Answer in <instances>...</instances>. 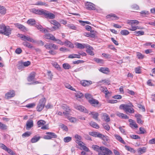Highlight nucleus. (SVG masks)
Returning <instances> with one entry per match:
<instances>
[{
  "label": "nucleus",
  "instance_id": "nucleus-42",
  "mask_svg": "<svg viewBox=\"0 0 155 155\" xmlns=\"http://www.w3.org/2000/svg\"><path fill=\"white\" fill-rule=\"evenodd\" d=\"M22 44L25 46L29 48H31L33 47V46L31 45L30 43L28 42H23Z\"/></svg>",
  "mask_w": 155,
  "mask_h": 155
},
{
  "label": "nucleus",
  "instance_id": "nucleus-13",
  "mask_svg": "<svg viewBox=\"0 0 155 155\" xmlns=\"http://www.w3.org/2000/svg\"><path fill=\"white\" fill-rule=\"evenodd\" d=\"M36 73L34 72L31 73L28 77L27 80L28 81L31 82L34 81Z\"/></svg>",
  "mask_w": 155,
  "mask_h": 155
},
{
  "label": "nucleus",
  "instance_id": "nucleus-16",
  "mask_svg": "<svg viewBox=\"0 0 155 155\" xmlns=\"http://www.w3.org/2000/svg\"><path fill=\"white\" fill-rule=\"evenodd\" d=\"M44 37L46 39H50L52 41H54L56 40L55 37L52 35L50 34H48L44 35Z\"/></svg>",
  "mask_w": 155,
  "mask_h": 155
},
{
  "label": "nucleus",
  "instance_id": "nucleus-31",
  "mask_svg": "<svg viewBox=\"0 0 155 155\" xmlns=\"http://www.w3.org/2000/svg\"><path fill=\"white\" fill-rule=\"evenodd\" d=\"M66 46H68L69 47L73 48L74 47V45L70 41L66 40L64 43Z\"/></svg>",
  "mask_w": 155,
  "mask_h": 155
},
{
  "label": "nucleus",
  "instance_id": "nucleus-33",
  "mask_svg": "<svg viewBox=\"0 0 155 155\" xmlns=\"http://www.w3.org/2000/svg\"><path fill=\"white\" fill-rule=\"evenodd\" d=\"M27 23L31 25H33L36 23L35 20L34 19H30L27 21Z\"/></svg>",
  "mask_w": 155,
  "mask_h": 155
},
{
  "label": "nucleus",
  "instance_id": "nucleus-8",
  "mask_svg": "<svg viewBox=\"0 0 155 155\" xmlns=\"http://www.w3.org/2000/svg\"><path fill=\"white\" fill-rule=\"evenodd\" d=\"M21 38L23 41H27L33 43L35 42V41L34 40L28 36L21 35Z\"/></svg>",
  "mask_w": 155,
  "mask_h": 155
},
{
  "label": "nucleus",
  "instance_id": "nucleus-14",
  "mask_svg": "<svg viewBox=\"0 0 155 155\" xmlns=\"http://www.w3.org/2000/svg\"><path fill=\"white\" fill-rule=\"evenodd\" d=\"M87 50L86 51L91 55H93L94 54L93 52L92 51L94 50L93 48L91 46L89 45H87L86 48Z\"/></svg>",
  "mask_w": 155,
  "mask_h": 155
},
{
  "label": "nucleus",
  "instance_id": "nucleus-17",
  "mask_svg": "<svg viewBox=\"0 0 155 155\" xmlns=\"http://www.w3.org/2000/svg\"><path fill=\"white\" fill-rule=\"evenodd\" d=\"M26 129L27 130L32 127L33 126V121L32 120H28L26 123Z\"/></svg>",
  "mask_w": 155,
  "mask_h": 155
},
{
  "label": "nucleus",
  "instance_id": "nucleus-38",
  "mask_svg": "<svg viewBox=\"0 0 155 155\" xmlns=\"http://www.w3.org/2000/svg\"><path fill=\"white\" fill-rule=\"evenodd\" d=\"M45 121L42 120H40L37 122V124L39 127H40L42 126L45 125Z\"/></svg>",
  "mask_w": 155,
  "mask_h": 155
},
{
  "label": "nucleus",
  "instance_id": "nucleus-12",
  "mask_svg": "<svg viewBox=\"0 0 155 155\" xmlns=\"http://www.w3.org/2000/svg\"><path fill=\"white\" fill-rule=\"evenodd\" d=\"M106 18L109 19L110 20H116L118 19L119 18L114 14H111L106 16Z\"/></svg>",
  "mask_w": 155,
  "mask_h": 155
},
{
  "label": "nucleus",
  "instance_id": "nucleus-52",
  "mask_svg": "<svg viewBox=\"0 0 155 155\" xmlns=\"http://www.w3.org/2000/svg\"><path fill=\"white\" fill-rule=\"evenodd\" d=\"M102 125L104 127V128L107 130V131H108L110 129V127L107 123H104Z\"/></svg>",
  "mask_w": 155,
  "mask_h": 155
},
{
  "label": "nucleus",
  "instance_id": "nucleus-21",
  "mask_svg": "<svg viewBox=\"0 0 155 155\" xmlns=\"http://www.w3.org/2000/svg\"><path fill=\"white\" fill-rule=\"evenodd\" d=\"M88 114L89 115H92V118L96 120H98V117L99 116L98 113L96 112H89Z\"/></svg>",
  "mask_w": 155,
  "mask_h": 155
},
{
  "label": "nucleus",
  "instance_id": "nucleus-58",
  "mask_svg": "<svg viewBox=\"0 0 155 155\" xmlns=\"http://www.w3.org/2000/svg\"><path fill=\"white\" fill-rule=\"evenodd\" d=\"M137 56L138 59H141L144 58V56L140 52H137Z\"/></svg>",
  "mask_w": 155,
  "mask_h": 155
},
{
  "label": "nucleus",
  "instance_id": "nucleus-35",
  "mask_svg": "<svg viewBox=\"0 0 155 155\" xmlns=\"http://www.w3.org/2000/svg\"><path fill=\"white\" fill-rule=\"evenodd\" d=\"M134 35L137 36H139L144 35V32L143 31H136L134 32Z\"/></svg>",
  "mask_w": 155,
  "mask_h": 155
},
{
  "label": "nucleus",
  "instance_id": "nucleus-36",
  "mask_svg": "<svg viewBox=\"0 0 155 155\" xmlns=\"http://www.w3.org/2000/svg\"><path fill=\"white\" fill-rule=\"evenodd\" d=\"M6 9L3 6L0 5V13L2 14H5L6 12Z\"/></svg>",
  "mask_w": 155,
  "mask_h": 155
},
{
  "label": "nucleus",
  "instance_id": "nucleus-40",
  "mask_svg": "<svg viewBox=\"0 0 155 155\" xmlns=\"http://www.w3.org/2000/svg\"><path fill=\"white\" fill-rule=\"evenodd\" d=\"M99 138L102 139L103 140L105 141H108L109 140V139L107 136H104L101 134V135H100Z\"/></svg>",
  "mask_w": 155,
  "mask_h": 155
},
{
  "label": "nucleus",
  "instance_id": "nucleus-54",
  "mask_svg": "<svg viewBox=\"0 0 155 155\" xmlns=\"http://www.w3.org/2000/svg\"><path fill=\"white\" fill-rule=\"evenodd\" d=\"M72 139L71 137H64V141L65 143H68Z\"/></svg>",
  "mask_w": 155,
  "mask_h": 155
},
{
  "label": "nucleus",
  "instance_id": "nucleus-34",
  "mask_svg": "<svg viewBox=\"0 0 155 155\" xmlns=\"http://www.w3.org/2000/svg\"><path fill=\"white\" fill-rule=\"evenodd\" d=\"M139 23V21L136 20H128L127 22V23L128 24L131 25H132L133 24H138Z\"/></svg>",
  "mask_w": 155,
  "mask_h": 155
},
{
  "label": "nucleus",
  "instance_id": "nucleus-15",
  "mask_svg": "<svg viewBox=\"0 0 155 155\" xmlns=\"http://www.w3.org/2000/svg\"><path fill=\"white\" fill-rule=\"evenodd\" d=\"M41 137L38 135H35L33 136L31 140V142L32 143H34L38 141Z\"/></svg>",
  "mask_w": 155,
  "mask_h": 155
},
{
  "label": "nucleus",
  "instance_id": "nucleus-64",
  "mask_svg": "<svg viewBox=\"0 0 155 155\" xmlns=\"http://www.w3.org/2000/svg\"><path fill=\"white\" fill-rule=\"evenodd\" d=\"M102 55L104 57L107 58H111V55L108 54L103 53Z\"/></svg>",
  "mask_w": 155,
  "mask_h": 155
},
{
  "label": "nucleus",
  "instance_id": "nucleus-30",
  "mask_svg": "<svg viewBox=\"0 0 155 155\" xmlns=\"http://www.w3.org/2000/svg\"><path fill=\"white\" fill-rule=\"evenodd\" d=\"M104 120L106 122H109L110 120V119L109 116L106 113H104L102 116Z\"/></svg>",
  "mask_w": 155,
  "mask_h": 155
},
{
  "label": "nucleus",
  "instance_id": "nucleus-61",
  "mask_svg": "<svg viewBox=\"0 0 155 155\" xmlns=\"http://www.w3.org/2000/svg\"><path fill=\"white\" fill-rule=\"evenodd\" d=\"M35 104L34 103L28 104L26 105L25 107L29 108H32L35 106Z\"/></svg>",
  "mask_w": 155,
  "mask_h": 155
},
{
  "label": "nucleus",
  "instance_id": "nucleus-25",
  "mask_svg": "<svg viewBox=\"0 0 155 155\" xmlns=\"http://www.w3.org/2000/svg\"><path fill=\"white\" fill-rule=\"evenodd\" d=\"M117 116L123 119H128L129 118V117L126 115L120 112H117Z\"/></svg>",
  "mask_w": 155,
  "mask_h": 155
},
{
  "label": "nucleus",
  "instance_id": "nucleus-53",
  "mask_svg": "<svg viewBox=\"0 0 155 155\" xmlns=\"http://www.w3.org/2000/svg\"><path fill=\"white\" fill-rule=\"evenodd\" d=\"M85 98L88 100V102L89 100H91L92 98V96L89 94H85Z\"/></svg>",
  "mask_w": 155,
  "mask_h": 155
},
{
  "label": "nucleus",
  "instance_id": "nucleus-11",
  "mask_svg": "<svg viewBox=\"0 0 155 155\" xmlns=\"http://www.w3.org/2000/svg\"><path fill=\"white\" fill-rule=\"evenodd\" d=\"M92 83V81H91L84 80L81 81V84L84 87L88 86Z\"/></svg>",
  "mask_w": 155,
  "mask_h": 155
},
{
  "label": "nucleus",
  "instance_id": "nucleus-28",
  "mask_svg": "<svg viewBox=\"0 0 155 155\" xmlns=\"http://www.w3.org/2000/svg\"><path fill=\"white\" fill-rule=\"evenodd\" d=\"M146 151V148L145 147L139 148L137 150V152L140 154H142L145 153Z\"/></svg>",
  "mask_w": 155,
  "mask_h": 155
},
{
  "label": "nucleus",
  "instance_id": "nucleus-7",
  "mask_svg": "<svg viewBox=\"0 0 155 155\" xmlns=\"http://www.w3.org/2000/svg\"><path fill=\"white\" fill-rule=\"evenodd\" d=\"M86 8L88 10H94L95 9V5L93 3L87 2L85 4Z\"/></svg>",
  "mask_w": 155,
  "mask_h": 155
},
{
  "label": "nucleus",
  "instance_id": "nucleus-32",
  "mask_svg": "<svg viewBox=\"0 0 155 155\" xmlns=\"http://www.w3.org/2000/svg\"><path fill=\"white\" fill-rule=\"evenodd\" d=\"M68 58H81L80 55L76 54H71L68 56Z\"/></svg>",
  "mask_w": 155,
  "mask_h": 155
},
{
  "label": "nucleus",
  "instance_id": "nucleus-48",
  "mask_svg": "<svg viewBox=\"0 0 155 155\" xmlns=\"http://www.w3.org/2000/svg\"><path fill=\"white\" fill-rule=\"evenodd\" d=\"M94 60L98 63L103 64L104 63V60L102 59L94 58Z\"/></svg>",
  "mask_w": 155,
  "mask_h": 155
},
{
  "label": "nucleus",
  "instance_id": "nucleus-29",
  "mask_svg": "<svg viewBox=\"0 0 155 155\" xmlns=\"http://www.w3.org/2000/svg\"><path fill=\"white\" fill-rule=\"evenodd\" d=\"M115 136L117 139L120 142L123 144H125V143L123 139L118 134L115 135Z\"/></svg>",
  "mask_w": 155,
  "mask_h": 155
},
{
  "label": "nucleus",
  "instance_id": "nucleus-51",
  "mask_svg": "<svg viewBox=\"0 0 155 155\" xmlns=\"http://www.w3.org/2000/svg\"><path fill=\"white\" fill-rule=\"evenodd\" d=\"M140 13L142 14V16H146L148 15L149 13V12L147 11H142Z\"/></svg>",
  "mask_w": 155,
  "mask_h": 155
},
{
  "label": "nucleus",
  "instance_id": "nucleus-45",
  "mask_svg": "<svg viewBox=\"0 0 155 155\" xmlns=\"http://www.w3.org/2000/svg\"><path fill=\"white\" fill-rule=\"evenodd\" d=\"M121 34L123 35H127L129 34V32L126 30H121L120 31Z\"/></svg>",
  "mask_w": 155,
  "mask_h": 155
},
{
  "label": "nucleus",
  "instance_id": "nucleus-27",
  "mask_svg": "<svg viewBox=\"0 0 155 155\" xmlns=\"http://www.w3.org/2000/svg\"><path fill=\"white\" fill-rule=\"evenodd\" d=\"M89 102L93 106H95V104L97 105L99 104V102L97 100L93 98L89 100Z\"/></svg>",
  "mask_w": 155,
  "mask_h": 155
},
{
  "label": "nucleus",
  "instance_id": "nucleus-9",
  "mask_svg": "<svg viewBox=\"0 0 155 155\" xmlns=\"http://www.w3.org/2000/svg\"><path fill=\"white\" fill-rule=\"evenodd\" d=\"M44 9H37L35 8H33L30 10L31 12L36 15H42L43 14Z\"/></svg>",
  "mask_w": 155,
  "mask_h": 155
},
{
  "label": "nucleus",
  "instance_id": "nucleus-4",
  "mask_svg": "<svg viewBox=\"0 0 155 155\" xmlns=\"http://www.w3.org/2000/svg\"><path fill=\"white\" fill-rule=\"evenodd\" d=\"M46 101L45 98H43L40 100L37 107V111H41L42 110L45 106Z\"/></svg>",
  "mask_w": 155,
  "mask_h": 155
},
{
  "label": "nucleus",
  "instance_id": "nucleus-60",
  "mask_svg": "<svg viewBox=\"0 0 155 155\" xmlns=\"http://www.w3.org/2000/svg\"><path fill=\"white\" fill-rule=\"evenodd\" d=\"M7 151L8 153L11 154V155H15V153L11 149L8 148L6 150Z\"/></svg>",
  "mask_w": 155,
  "mask_h": 155
},
{
  "label": "nucleus",
  "instance_id": "nucleus-59",
  "mask_svg": "<svg viewBox=\"0 0 155 155\" xmlns=\"http://www.w3.org/2000/svg\"><path fill=\"white\" fill-rule=\"evenodd\" d=\"M65 87L66 88H68L69 89H71L72 91H75V89L74 88H73L72 86H71L70 84H65Z\"/></svg>",
  "mask_w": 155,
  "mask_h": 155
},
{
  "label": "nucleus",
  "instance_id": "nucleus-55",
  "mask_svg": "<svg viewBox=\"0 0 155 155\" xmlns=\"http://www.w3.org/2000/svg\"><path fill=\"white\" fill-rule=\"evenodd\" d=\"M31 134V133L30 132L27 131L23 134L22 135V136L23 137H28Z\"/></svg>",
  "mask_w": 155,
  "mask_h": 155
},
{
  "label": "nucleus",
  "instance_id": "nucleus-3",
  "mask_svg": "<svg viewBox=\"0 0 155 155\" xmlns=\"http://www.w3.org/2000/svg\"><path fill=\"white\" fill-rule=\"evenodd\" d=\"M134 106L132 104L130 105L128 104H121L120 107H122L123 109L126 112H128L130 114L134 113L135 112L133 108Z\"/></svg>",
  "mask_w": 155,
  "mask_h": 155
},
{
  "label": "nucleus",
  "instance_id": "nucleus-50",
  "mask_svg": "<svg viewBox=\"0 0 155 155\" xmlns=\"http://www.w3.org/2000/svg\"><path fill=\"white\" fill-rule=\"evenodd\" d=\"M67 118L71 122L75 123L77 120L76 118L70 116H68Z\"/></svg>",
  "mask_w": 155,
  "mask_h": 155
},
{
  "label": "nucleus",
  "instance_id": "nucleus-43",
  "mask_svg": "<svg viewBox=\"0 0 155 155\" xmlns=\"http://www.w3.org/2000/svg\"><path fill=\"white\" fill-rule=\"evenodd\" d=\"M52 65L57 70L59 71L61 70V68L60 67L59 65L58 64V63L56 62H54L52 64Z\"/></svg>",
  "mask_w": 155,
  "mask_h": 155
},
{
  "label": "nucleus",
  "instance_id": "nucleus-62",
  "mask_svg": "<svg viewBox=\"0 0 155 155\" xmlns=\"http://www.w3.org/2000/svg\"><path fill=\"white\" fill-rule=\"evenodd\" d=\"M141 67H138L135 68V72L136 73L140 74L141 73Z\"/></svg>",
  "mask_w": 155,
  "mask_h": 155
},
{
  "label": "nucleus",
  "instance_id": "nucleus-23",
  "mask_svg": "<svg viewBox=\"0 0 155 155\" xmlns=\"http://www.w3.org/2000/svg\"><path fill=\"white\" fill-rule=\"evenodd\" d=\"M129 121L130 122V127L133 128V127L137 128L138 127L137 124L134 122V120L131 119H129Z\"/></svg>",
  "mask_w": 155,
  "mask_h": 155
},
{
  "label": "nucleus",
  "instance_id": "nucleus-37",
  "mask_svg": "<svg viewBox=\"0 0 155 155\" xmlns=\"http://www.w3.org/2000/svg\"><path fill=\"white\" fill-rule=\"evenodd\" d=\"M90 125L93 127L97 129L99 128V125L95 122L94 121H91L90 124Z\"/></svg>",
  "mask_w": 155,
  "mask_h": 155
},
{
  "label": "nucleus",
  "instance_id": "nucleus-2",
  "mask_svg": "<svg viewBox=\"0 0 155 155\" xmlns=\"http://www.w3.org/2000/svg\"><path fill=\"white\" fill-rule=\"evenodd\" d=\"M12 30L8 26H6L4 24L0 25V33L6 36H9L11 33Z\"/></svg>",
  "mask_w": 155,
  "mask_h": 155
},
{
  "label": "nucleus",
  "instance_id": "nucleus-20",
  "mask_svg": "<svg viewBox=\"0 0 155 155\" xmlns=\"http://www.w3.org/2000/svg\"><path fill=\"white\" fill-rule=\"evenodd\" d=\"M135 117L137 118V123L140 124H142L143 121L141 120L142 116L139 114H136L135 115Z\"/></svg>",
  "mask_w": 155,
  "mask_h": 155
},
{
  "label": "nucleus",
  "instance_id": "nucleus-56",
  "mask_svg": "<svg viewBox=\"0 0 155 155\" xmlns=\"http://www.w3.org/2000/svg\"><path fill=\"white\" fill-rule=\"evenodd\" d=\"M83 96V94L80 92H78L76 95V97L78 98H81Z\"/></svg>",
  "mask_w": 155,
  "mask_h": 155
},
{
  "label": "nucleus",
  "instance_id": "nucleus-19",
  "mask_svg": "<svg viewBox=\"0 0 155 155\" xmlns=\"http://www.w3.org/2000/svg\"><path fill=\"white\" fill-rule=\"evenodd\" d=\"M15 26L22 31H27L26 28L23 25L18 23L15 24Z\"/></svg>",
  "mask_w": 155,
  "mask_h": 155
},
{
  "label": "nucleus",
  "instance_id": "nucleus-26",
  "mask_svg": "<svg viewBox=\"0 0 155 155\" xmlns=\"http://www.w3.org/2000/svg\"><path fill=\"white\" fill-rule=\"evenodd\" d=\"M87 44H81V43H77L76 44L77 48L82 49L85 48H86Z\"/></svg>",
  "mask_w": 155,
  "mask_h": 155
},
{
  "label": "nucleus",
  "instance_id": "nucleus-47",
  "mask_svg": "<svg viewBox=\"0 0 155 155\" xmlns=\"http://www.w3.org/2000/svg\"><path fill=\"white\" fill-rule=\"evenodd\" d=\"M125 147L126 150L128 151H130L131 152L135 153V150L133 148L130 147L129 146H125Z\"/></svg>",
  "mask_w": 155,
  "mask_h": 155
},
{
  "label": "nucleus",
  "instance_id": "nucleus-18",
  "mask_svg": "<svg viewBox=\"0 0 155 155\" xmlns=\"http://www.w3.org/2000/svg\"><path fill=\"white\" fill-rule=\"evenodd\" d=\"M76 109L78 110L84 112L88 113L89 111L88 110L84 107L81 105L77 106L76 107Z\"/></svg>",
  "mask_w": 155,
  "mask_h": 155
},
{
  "label": "nucleus",
  "instance_id": "nucleus-10",
  "mask_svg": "<svg viewBox=\"0 0 155 155\" xmlns=\"http://www.w3.org/2000/svg\"><path fill=\"white\" fill-rule=\"evenodd\" d=\"M15 95V93L14 91L13 90L10 91L5 94V97L7 99H9L14 97Z\"/></svg>",
  "mask_w": 155,
  "mask_h": 155
},
{
  "label": "nucleus",
  "instance_id": "nucleus-44",
  "mask_svg": "<svg viewBox=\"0 0 155 155\" xmlns=\"http://www.w3.org/2000/svg\"><path fill=\"white\" fill-rule=\"evenodd\" d=\"M24 65L23 64V62L20 61L18 62V69H21L24 68Z\"/></svg>",
  "mask_w": 155,
  "mask_h": 155
},
{
  "label": "nucleus",
  "instance_id": "nucleus-41",
  "mask_svg": "<svg viewBox=\"0 0 155 155\" xmlns=\"http://www.w3.org/2000/svg\"><path fill=\"white\" fill-rule=\"evenodd\" d=\"M62 66L65 69H69L71 68V66L68 63L63 64L62 65Z\"/></svg>",
  "mask_w": 155,
  "mask_h": 155
},
{
  "label": "nucleus",
  "instance_id": "nucleus-49",
  "mask_svg": "<svg viewBox=\"0 0 155 155\" xmlns=\"http://www.w3.org/2000/svg\"><path fill=\"white\" fill-rule=\"evenodd\" d=\"M7 128V126L5 124L0 122V129L3 130H5Z\"/></svg>",
  "mask_w": 155,
  "mask_h": 155
},
{
  "label": "nucleus",
  "instance_id": "nucleus-39",
  "mask_svg": "<svg viewBox=\"0 0 155 155\" xmlns=\"http://www.w3.org/2000/svg\"><path fill=\"white\" fill-rule=\"evenodd\" d=\"M61 108L64 111L68 110L71 111L70 108L66 104H63L61 106Z\"/></svg>",
  "mask_w": 155,
  "mask_h": 155
},
{
  "label": "nucleus",
  "instance_id": "nucleus-24",
  "mask_svg": "<svg viewBox=\"0 0 155 155\" xmlns=\"http://www.w3.org/2000/svg\"><path fill=\"white\" fill-rule=\"evenodd\" d=\"M89 134L91 136L99 138L100 137V135H101V134L95 131L90 132H89Z\"/></svg>",
  "mask_w": 155,
  "mask_h": 155
},
{
  "label": "nucleus",
  "instance_id": "nucleus-63",
  "mask_svg": "<svg viewBox=\"0 0 155 155\" xmlns=\"http://www.w3.org/2000/svg\"><path fill=\"white\" fill-rule=\"evenodd\" d=\"M130 137L134 139H140V137H139L138 136L136 135H130Z\"/></svg>",
  "mask_w": 155,
  "mask_h": 155
},
{
  "label": "nucleus",
  "instance_id": "nucleus-57",
  "mask_svg": "<svg viewBox=\"0 0 155 155\" xmlns=\"http://www.w3.org/2000/svg\"><path fill=\"white\" fill-rule=\"evenodd\" d=\"M44 47L47 49L51 50L52 49L51 43H47L44 45Z\"/></svg>",
  "mask_w": 155,
  "mask_h": 155
},
{
  "label": "nucleus",
  "instance_id": "nucleus-6",
  "mask_svg": "<svg viewBox=\"0 0 155 155\" xmlns=\"http://www.w3.org/2000/svg\"><path fill=\"white\" fill-rule=\"evenodd\" d=\"M46 134L47 135L44 137V138L45 139L50 140L52 138H56L57 137V136L54 133L48 132Z\"/></svg>",
  "mask_w": 155,
  "mask_h": 155
},
{
  "label": "nucleus",
  "instance_id": "nucleus-22",
  "mask_svg": "<svg viewBox=\"0 0 155 155\" xmlns=\"http://www.w3.org/2000/svg\"><path fill=\"white\" fill-rule=\"evenodd\" d=\"M99 71L105 74H107L110 72L109 69L107 68L101 67L99 69Z\"/></svg>",
  "mask_w": 155,
  "mask_h": 155
},
{
  "label": "nucleus",
  "instance_id": "nucleus-5",
  "mask_svg": "<svg viewBox=\"0 0 155 155\" xmlns=\"http://www.w3.org/2000/svg\"><path fill=\"white\" fill-rule=\"evenodd\" d=\"M42 15H44L46 18L53 19L55 17V15L54 14L44 9Z\"/></svg>",
  "mask_w": 155,
  "mask_h": 155
},
{
  "label": "nucleus",
  "instance_id": "nucleus-1",
  "mask_svg": "<svg viewBox=\"0 0 155 155\" xmlns=\"http://www.w3.org/2000/svg\"><path fill=\"white\" fill-rule=\"evenodd\" d=\"M92 147L94 150L98 152L99 155H110L113 154V152L109 149L104 147L93 145Z\"/></svg>",
  "mask_w": 155,
  "mask_h": 155
},
{
  "label": "nucleus",
  "instance_id": "nucleus-46",
  "mask_svg": "<svg viewBox=\"0 0 155 155\" xmlns=\"http://www.w3.org/2000/svg\"><path fill=\"white\" fill-rule=\"evenodd\" d=\"M50 22L51 23L54 25L57 26H61L60 24L56 20H52L50 21Z\"/></svg>",
  "mask_w": 155,
  "mask_h": 155
}]
</instances>
